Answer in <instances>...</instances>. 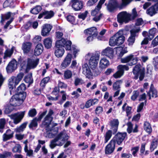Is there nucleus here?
I'll use <instances>...</instances> for the list:
<instances>
[{
    "instance_id": "nucleus-37",
    "label": "nucleus",
    "mask_w": 158,
    "mask_h": 158,
    "mask_svg": "<svg viewBox=\"0 0 158 158\" xmlns=\"http://www.w3.org/2000/svg\"><path fill=\"white\" fill-rule=\"evenodd\" d=\"M12 100V98L10 100V105H8L7 106L4 112L6 114H9L12 111H13L14 109V108L13 106H14L13 105L11 102V100Z\"/></svg>"
},
{
    "instance_id": "nucleus-14",
    "label": "nucleus",
    "mask_w": 158,
    "mask_h": 158,
    "mask_svg": "<svg viewBox=\"0 0 158 158\" xmlns=\"http://www.w3.org/2000/svg\"><path fill=\"white\" fill-rule=\"evenodd\" d=\"M63 135V132L62 131L58 134L51 141L49 146L51 149L54 148L56 146H61L63 145V143L61 142H60L58 144L56 143V142L59 139H62Z\"/></svg>"
},
{
    "instance_id": "nucleus-8",
    "label": "nucleus",
    "mask_w": 158,
    "mask_h": 158,
    "mask_svg": "<svg viewBox=\"0 0 158 158\" xmlns=\"http://www.w3.org/2000/svg\"><path fill=\"white\" fill-rule=\"evenodd\" d=\"M117 71L113 75L115 79L120 78L124 74L125 71L129 69L128 66L127 65L119 64L117 67Z\"/></svg>"
},
{
    "instance_id": "nucleus-13",
    "label": "nucleus",
    "mask_w": 158,
    "mask_h": 158,
    "mask_svg": "<svg viewBox=\"0 0 158 158\" xmlns=\"http://www.w3.org/2000/svg\"><path fill=\"white\" fill-rule=\"evenodd\" d=\"M54 54L55 56L57 58L61 57L64 53V49L60 44L56 41L55 45L54 47Z\"/></svg>"
},
{
    "instance_id": "nucleus-31",
    "label": "nucleus",
    "mask_w": 158,
    "mask_h": 158,
    "mask_svg": "<svg viewBox=\"0 0 158 158\" xmlns=\"http://www.w3.org/2000/svg\"><path fill=\"white\" fill-rule=\"evenodd\" d=\"M158 139L155 138L152 139V141L150 145V149L151 152H153L155 149H156L158 146Z\"/></svg>"
},
{
    "instance_id": "nucleus-3",
    "label": "nucleus",
    "mask_w": 158,
    "mask_h": 158,
    "mask_svg": "<svg viewBox=\"0 0 158 158\" xmlns=\"http://www.w3.org/2000/svg\"><path fill=\"white\" fill-rule=\"evenodd\" d=\"M125 39L123 31L119 30L110 37L109 40V44L111 46H120L124 43Z\"/></svg>"
},
{
    "instance_id": "nucleus-63",
    "label": "nucleus",
    "mask_w": 158,
    "mask_h": 158,
    "mask_svg": "<svg viewBox=\"0 0 158 158\" xmlns=\"http://www.w3.org/2000/svg\"><path fill=\"white\" fill-rule=\"evenodd\" d=\"M98 0H89L87 2V6H90L93 5Z\"/></svg>"
},
{
    "instance_id": "nucleus-42",
    "label": "nucleus",
    "mask_w": 158,
    "mask_h": 158,
    "mask_svg": "<svg viewBox=\"0 0 158 158\" xmlns=\"http://www.w3.org/2000/svg\"><path fill=\"white\" fill-rule=\"evenodd\" d=\"M27 123V122H25L22 124L18 127L16 129V132L19 133L23 132L26 128Z\"/></svg>"
},
{
    "instance_id": "nucleus-2",
    "label": "nucleus",
    "mask_w": 158,
    "mask_h": 158,
    "mask_svg": "<svg viewBox=\"0 0 158 158\" xmlns=\"http://www.w3.org/2000/svg\"><path fill=\"white\" fill-rule=\"evenodd\" d=\"M26 89L25 85L21 84L15 91V94L12 97L11 102L14 106H20L24 102L27 96L25 92Z\"/></svg>"
},
{
    "instance_id": "nucleus-29",
    "label": "nucleus",
    "mask_w": 158,
    "mask_h": 158,
    "mask_svg": "<svg viewBox=\"0 0 158 158\" xmlns=\"http://www.w3.org/2000/svg\"><path fill=\"white\" fill-rule=\"evenodd\" d=\"M99 100L97 98L90 99L88 100L85 103L86 108H89L91 106H93L98 103Z\"/></svg>"
},
{
    "instance_id": "nucleus-20",
    "label": "nucleus",
    "mask_w": 158,
    "mask_h": 158,
    "mask_svg": "<svg viewBox=\"0 0 158 158\" xmlns=\"http://www.w3.org/2000/svg\"><path fill=\"white\" fill-rule=\"evenodd\" d=\"M55 15V13L52 10L48 11L44 10V11L40 13L38 17V19H40L44 16V19H49L53 17Z\"/></svg>"
},
{
    "instance_id": "nucleus-33",
    "label": "nucleus",
    "mask_w": 158,
    "mask_h": 158,
    "mask_svg": "<svg viewBox=\"0 0 158 158\" xmlns=\"http://www.w3.org/2000/svg\"><path fill=\"white\" fill-rule=\"evenodd\" d=\"M144 130L148 134H150L152 131V128L150 124L147 121H145L143 124Z\"/></svg>"
},
{
    "instance_id": "nucleus-10",
    "label": "nucleus",
    "mask_w": 158,
    "mask_h": 158,
    "mask_svg": "<svg viewBox=\"0 0 158 158\" xmlns=\"http://www.w3.org/2000/svg\"><path fill=\"white\" fill-rule=\"evenodd\" d=\"M39 61V59L35 60L32 58H28L25 72L27 73L30 69L35 68L38 65Z\"/></svg>"
},
{
    "instance_id": "nucleus-32",
    "label": "nucleus",
    "mask_w": 158,
    "mask_h": 158,
    "mask_svg": "<svg viewBox=\"0 0 158 158\" xmlns=\"http://www.w3.org/2000/svg\"><path fill=\"white\" fill-rule=\"evenodd\" d=\"M109 65V62L106 58H102L100 61V67L102 69H105Z\"/></svg>"
},
{
    "instance_id": "nucleus-43",
    "label": "nucleus",
    "mask_w": 158,
    "mask_h": 158,
    "mask_svg": "<svg viewBox=\"0 0 158 158\" xmlns=\"http://www.w3.org/2000/svg\"><path fill=\"white\" fill-rule=\"evenodd\" d=\"M72 71L69 69H67L64 71V79L67 80L71 78L72 76Z\"/></svg>"
},
{
    "instance_id": "nucleus-19",
    "label": "nucleus",
    "mask_w": 158,
    "mask_h": 158,
    "mask_svg": "<svg viewBox=\"0 0 158 158\" xmlns=\"http://www.w3.org/2000/svg\"><path fill=\"white\" fill-rule=\"evenodd\" d=\"M52 28V26L49 24H44L42 27L41 31L42 35L44 37L48 36Z\"/></svg>"
},
{
    "instance_id": "nucleus-59",
    "label": "nucleus",
    "mask_w": 158,
    "mask_h": 158,
    "mask_svg": "<svg viewBox=\"0 0 158 158\" xmlns=\"http://www.w3.org/2000/svg\"><path fill=\"white\" fill-rule=\"evenodd\" d=\"M143 21L142 18H140L136 19V22L135 23L136 26H139L143 24Z\"/></svg>"
},
{
    "instance_id": "nucleus-23",
    "label": "nucleus",
    "mask_w": 158,
    "mask_h": 158,
    "mask_svg": "<svg viewBox=\"0 0 158 158\" xmlns=\"http://www.w3.org/2000/svg\"><path fill=\"white\" fill-rule=\"evenodd\" d=\"M157 11H158V2L148 8L147 10L146 13L151 16H152L157 13Z\"/></svg>"
},
{
    "instance_id": "nucleus-39",
    "label": "nucleus",
    "mask_w": 158,
    "mask_h": 158,
    "mask_svg": "<svg viewBox=\"0 0 158 158\" xmlns=\"http://www.w3.org/2000/svg\"><path fill=\"white\" fill-rule=\"evenodd\" d=\"M38 26V23L37 21L32 22L31 20L28 21L26 25L27 27H32L34 29L37 28Z\"/></svg>"
},
{
    "instance_id": "nucleus-46",
    "label": "nucleus",
    "mask_w": 158,
    "mask_h": 158,
    "mask_svg": "<svg viewBox=\"0 0 158 158\" xmlns=\"http://www.w3.org/2000/svg\"><path fill=\"white\" fill-rule=\"evenodd\" d=\"M13 48H12L10 50L6 49L3 58L5 59L7 57H10L13 52Z\"/></svg>"
},
{
    "instance_id": "nucleus-1",
    "label": "nucleus",
    "mask_w": 158,
    "mask_h": 158,
    "mask_svg": "<svg viewBox=\"0 0 158 158\" xmlns=\"http://www.w3.org/2000/svg\"><path fill=\"white\" fill-rule=\"evenodd\" d=\"M126 136L127 133L126 132H118L106 146L105 154L109 155L112 153L115 148V143H117L118 145H121Z\"/></svg>"
},
{
    "instance_id": "nucleus-12",
    "label": "nucleus",
    "mask_w": 158,
    "mask_h": 158,
    "mask_svg": "<svg viewBox=\"0 0 158 158\" xmlns=\"http://www.w3.org/2000/svg\"><path fill=\"white\" fill-rule=\"evenodd\" d=\"M100 53L93 54L89 60V64L91 68L96 67L99 61Z\"/></svg>"
},
{
    "instance_id": "nucleus-17",
    "label": "nucleus",
    "mask_w": 158,
    "mask_h": 158,
    "mask_svg": "<svg viewBox=\"0 0 158 158\" xmlns=\"http://www.w3.org/2000/svg\"><path fill=\"white\" fill-rule=\"evenodd\" d=\"M72 57V55L71 53H68L61 64L60 67L62 69H64L69 65L71 62Z\"/></svg>"
},
{
    "instance_id": "nucleus-22",
    "label": "nucleus",
    "mask_w": 158,
    "mask_h": 158,
    "mask_svg": "<svg viewBox=\"0 0 158 158\" xmlns=\"http://www.w3.org/2000/svg\"><path fill=\"white\" fill-rule=\"evenodd\" d=\"M83 73L85 76L86 78L90 79L93 76V73L86 63L84 64L82 66Z\"/></svg>"
},
{
    "instance_id": "nucleus-55",
    "label": "nucleus",
    "mask_w": 158,
    "mask_h": 158,
    "mask_svg": "<svg viewBox=\"0 0 158 158\" xmlns=\"http://www.w3.org/2000/svg\"><path fill=\"white\" fill-rule=\"evenodd\" d=\"M103 111V108L101 106H98L95 110L96 114L99 115Z\"/></svg>"
},
{
    "instance_id": "nucleus-11",
    "label": "nucleus",
    "mask_w": 158,
    "mask_h": 158,
    "mask_svg": "<svg viewBox=\"0 0 158 158\" xmlns=\"http://www.w3.org/2000/svg\"><path fill=\"white\" fill-rule=\"evenodd\" d=\"M130 15L127 14L126 11L120 12L117 15V21L121 24L123 22L127 23L130 19Z\"/></svg>"
},
{
    "instance_id": "nucleus-50",
    "label": "nucleus",
    "mask_w": 158,
    "mask_h": 158,
    "mask_svg": "<svg viewBox=\"0 0 158 158\" xmlns=\"http://www.w3.org/2000/svg\"><path fill=\"white\" fill-rule=\"evenodd\" d=\"M37 112L35 108H32L30 109L28 113V115L30 117H34L37 114Z\"/></svg>"
},
{
    "instance_id": "nucleus-15",
    "label": "nucleus",
    "mask_w": 158,
    "mask_h": 158,
    "mask_svg": "<svg viewBox=\"0 0 158 158\" xmlns=\"http://www.w3.org/2000/svg\"><path fill=\"white\" fill-rule=\"evenodd\" d=\"M140 30V28L139 27L138 28L135 29H133L130 31V35L127 40L129 46L133 45L135 40L136 33H138Z\"/></svg>"
},
{
    "instance_id": "nucleus-45",
    "label": "nucleus",
    "mask_w": 158,
    "mask_h": 158,
    "mask_svg": "<svg viewBox=\"0 0 158 158\" xmlns=\"http://www.w3.org/2000/svg\"><path fill=\"white\" fill-rule=\"evenodd\" d=\"M38 121L36 119V118H34L31 120L30 124L29 125V127L30 128H32L33 127H36L38 126L37 122Z\"/></svg>"
},
{
    "instance_id": "nucleus-57",
    "label": "nucleus",
    "mask_w": 158,
    "mask_h": 158,
    "mask_svg": "<svg viewBox=\"0 0 158 158\" xmlns=\"http://www.w3.org/2000/svg\"><path fill=\"white\" fill-rule=\"evenodd\" d=\"M47 113V111H44L42 113H39L38 115L37 118V117H36V118L37 120L38 121H40L43 117Z\"/></svg>"
},
{
    "instance_id": "nucleus-4",
    "label": "nucleus",
    "mask_w": 158,
    "mask_h": 158,
    "mask_svg": "<svg viewBox=\"0 0 158 158\" xmlns=\"http://www.w3.org/2000/svg\"><path fill=\"white\" fill-rule=\"evenodd\" d=\"M119 123L118 120L117 119H114L110 122V129L112 130H108L104 135V143H106L110 139L112 134H115L117 132Z\"/></svg>"
},
{
    "instance_id": "nucleus-24",
    "label": "nucleus",
    "mask_w": 158,
    "mask_h": 158,
    "mask_svg": "<svg viewBox=\"0 0 158 158\" xmlns=\"http://www.w3.org/2000/svg\"><path fill=\"white\" fill-rule=\"evenodd\" d=\"M14 131L10 129H7L2 135L3 141H6L11 139L14 136Z\"/></svg>"
},
{
    "instance_id": "nucleus-60",
    "label": "nucleus",
    "mask_w": 158,
    "mask_h": 158,
    "mask_svg": "<svg viewBox=\"0 0 158 158\" xmlns=\"http://www.w3.org/2000/svg\"><path fill=\"white\" fill-rule=\"evenodd\" d=\"M91 69L93 70V72L95 76H97L100 74L101 71L97 67Z\"/></svg>"
},
{
    "instance_id": "nucleus-49",
    "label": "nucleus",
    "mask_w": 158,
    "mask_h": 158,
    "mask_svg": "<svg viewBox=\"0 0 158 158\" xmlns=\"http://www.w3.org/2000/svg\"><path fill=\"white\" fill-rule=\"evenodd\" d=\"M12 151L13 152H18L20 153L21 152V147L19 144H17L12 149Z\"/></svg>"
},
{
    "instance_id": "nucleus-25",
    "label": "nucleus",
    "mask_w": 158,
    "mask_h": 158,
    "mask_svg": "<svg viewBox=\"0 0 158 158\" xmlns=\"http://www.w3.org/2000/svg\"><path fill=\"white\" fill-rule=\"evenodd\" d=\"M114 51L112 48L108 47L103 50L102 52V54L110 58H112L113 57Z\"/></svg>"
},
{
    "instance_id": "nucleus-26",
    "label": "nucleus",
    "mask_w": 158,
    "mask_h": 158,
    "mask_svg": "<svg viewBox=\"0 0 158 158\" xmlns=\"http://www.w3.org/2000/svg\"><path fill=\"white\" fill-rule=\"evenodd\" d=\"M32 46V44L30 42H25L22 44V49L24 53H28L30 50Z\"/></svg>"
},
{
    "instance_id": "nucleus-6",
    "label": "nucleus",
    "mask_w": 158,
    "mask_h": 158,
    "mask_svg": "<svg viewBox=\"0 0 158 158\" xmlns=\"http://www.w3.org/2000/svg\"><path fill=\"white\" fill-rule=\"evenodd\" d=\"M133 73L135 75L134 79L137 80L139 77V80L142 81L145 77V69L140 64H136L133 69Z\"/></svg>"
},
{
    "instance_id": "nucleus-54",
    "label": "nucleus",
    "mask_w": 158,
    "mask_h": 158,
    "mask_svg": "<svg viewBox=\"0 0 158 158\" xmlns=\"http://www.w3.org/2000/svg\"><path fill=\"white\" fill-rule=\"evenodd\" d=\"M127 125L128 126V127L127 128V132L129 134H130L132 131L133 126V124L131 122H129L127 123Z\"/></svg>"
},
{
    "instance_id": "nucleus-34",
    "label": "nucleus",
    "mask_w": 158,
    "mask_h": 158,
    "mask_svg": "<svg viewBox=\"0 0 158 158\" xmlns=\"http://www.w3.org/2000/svg\"><path fill=\"white\" fill-rule=\"evenodd\" d=\"M157 32V29L155 27L150 29L148 31V37L149 40H151L154 37L155 34Z\"/></svg>"
},
{
    "instance_id": "nucleus-48",
    "label": "nucleus",
    "mask_w": 158,
    "mask_h": 158,
    "mask_svg": "<svg viewBox=\"0 0 158 158\" xmlns=\"http://www.w3.org/2000/svg\"><path fill=\"white\" fill-rule=\"evenodd\" d=\"M139 95V92L138 90L133 91V94L131 97V99L133 101H135Z\"/></svg>"
},
{
    "instance_id": "nucleus-35",
    "label": "nucleus",
    "mask_w": 158,
    "mask_h": 158,
    "mask_svg": "<svg viewBox=\"0 0 158 158\" xmlns=\"http://www.w3.org/2000/svg\"><path fill=\"white\" fill-rule=\"evenodd\" d=\"M50 79V77L48 76L44 77L41 80L40 83V86L42 89L45 88L46 85L49 82Z\"/></svg>"
},
{
    "instance_id": "nucleus-41",
    "label": "nucleus",
    "mask_w": 158,
    "mask_h": 158,
    "mask_svg": "<svg viewBox=\"0 0 158 158\" xmlns=\"http://www.w3.org/2000/svg\"><path fill=\"white\" fill-rule=\"evenodd\" d=\"M52 40L51 38H47L45 39L44 41V44L45 48L49 49L52 46Z\"/></svg>"
},
{
    "instance_id": "nucleus-62",
    "label": "nucleus",
    "mask_w": 158,
    "mask_h": 158,
    "mask_svg": "<svg viewBox=\"0 0 158 158\" xmlns=\"http://www.w3.org/2000/svg\"><path fill=\"white\" fill-rule=\"evenodd\" d=\"M132 110V107L129 106H127L126 107L125 111L126 113V115L128 116L131 113V110Z\"/></svg>"
},
{
    "instance_id": "nucleus-9",
    "label": "nucleus",
    "mask_w": 158,
    "mask_h": 158,
    "mask_svg": "<svg viewBox=\"0 0 158 158\" xmlns=\"http://www.w3.org/2000/svg\"><path fill=\"white\" fill-rule=\"evenodd\" d=\"M25 111L19 112L9 115V116L11 119L13 120L14 124H17L21 122L24 117Z\"/></svg>"
},
{
    "instance_id": "nucleus-16",
    "label": "nucleus",
    "mask_w": 158,
    "mask_h": 158,
    "mask_svg": "<svg viewBox=\"0 0 158 158\" xmlns=\"http://www.w3.org/2000/svg\"><path fill=\"white\" fill-rule=\"evenodd\" d=\"M116 0H110L107 6V10L110 12H114L118 8L120 7Z\"/></svg>"
},
{
    "instance_id": "nucleus-5",
    "label": "nucleus",
    "mask_w": 158,
    "mask_h": 158,
    "mask_svg": "<svg viewBox=\"0 0 158 158\" xmlns=\"http://www.w3.org/2000/svg\"><path fill=\"white\" fill-rule=\"evenodd\" d=\"M58 43L61 45V46L63 48H65L66 51H70L73 55V58H75L76 57V54L77 53L79 50L76 48L75 46H73L72 50L71 45L72 42L70 40H68L64 38H62L60 40H58L56 41Z\"/></svg>"
},
{
    "instance_id": "nucleus-38",
    "label": "nucleus",
    "mask_w": 158,
    "mask_h": 158,
    "mask_svg": "<svg viewBox=\"0 0 158 158\" xmlns=\"http://www.w3.org/2000/svg\"><path fill=\"white\" fill-rule=\"evenodd\" d=\"M24 80L25 82L28 84V87L33 83V79L31 74L26 76Z\"/></svg>"
},
{
    "instance_id": "nucleus-52",
    "label": "nucleus",
    "mask_w": 158,
    "mask_h": 158,
    "mask_svg": "<svg viewBox=\"0 0 158 158\" xmlns=\"http://www.w3.org/2000/svg\"><path fill=\"white\" fill-rule=\"evenodd\" d=\"M75 17L71 15H68L66 17L67 20L72 24H74L75 22Z\"/></svg>"
},
{
    "instance_id": "nucleus-56",
    "label": "nucleus",
    "mask_w": 158,
    "mask_h": 158,
    "mask_svg": "<svg viewBox=\"0 0 158 158\" xmlns=\"http://www.w3.org/2000/svg\"><path fill=\"white\" fill-rule=\"evenodd\" d=\"M53 113V110L52 109H50L48 114L44 118V121L48 120Z\"/></svg>"
},
{
    "instance_id": "nucleus-7",
    "label": "nucleus",
    "mask_w": 158,
    "mask_h": 158,
    "mask_svg": "<svg viewBox=\"0 0 158 158\" xmlns=\"http://www.w3.org/2000/svg\"><path fill=\"white\" fill-rule=\"evenodd\" d=\"M24 75L23 72H20L17 75L16 77L12 76L9 79L8 87L10 89V92L13 89H15L16 86L22 80Z\"/></svg>"
},
{
    "instance_id": "nucleus-47",
    "label": "nucleus",
    "mask_w": 158,
    "mask_h": 158,
    "mask_svg": "<svg viewBox=\"0 0 158 158\" xmlns=\"http://www.w3.org/2000/svg\"><path fill=\"white\" fill-rule=\"evenodd\" d=\"M18 63L20 64L21 68L23 69L26 66V60H23L22 58L20 56L18 58Z\"/></svg>"
},
{
    "instance_id": "nucleus-44",
    "label": "nucleus",
    "mask_w": 158,
    "mask_h": 158,
    "mask_svg": "<svg viewBox=\"0 0 158 158\" xmlns=\"http://www.w3.org/2000/svg\"><path fill=\"white\" fill-rule=\"evenodd\" d=\"M134 55L132 54H131L125 57L121 58V62L123 63H127L131 61Z\"/></svg>"
},
{
    "instance_id": "nucleus-40",
    "label": "nucleus",
    "mask_w": 158,
    "mask_h": 158,
    "mask_svg": "<svg viewBox=\"0 0 158 158\" xmlns=\"http://www.w3.org/2000/svg\"><path fill=\"white\" fill-rule=\"evenodd\" d=\"M11 13L10 12H8L5 14H2L1 15L0 22L2 23H3L5 20L8 19L11 17Z\"/></svg>"
},
{
    "instance_id": "nucleus-30",
    "label": "nucleus",
    "mask_w": 158,
    "mask_h": 158,
    "mask_svg": "<svg viewBox=\"0 0 158 158\" xmlns=\"http://www.w3.org/2000/svg\"><path fill=\"white\" fill-rule=\"evenodd\" d=\"M147 92H149L150 94L152 93V98H157L158 97L157 90L156 89L154 88L153 84H152L151 85L149 89Z\"/></svg>"
},
{
    "instance_id": "nucleus-27",
    "label": "nucleus",
    "mask_w": 158,
    "mask_h": 158,
    "mask_svg": "<svg viewBox=\"0 0 158 158\" xmlns=\"http://www.w3.org/2000/svg\"><path fill=\"white\" fill-rule=\"evenodd\" d=\"M85 32H86L90 35L96 37L98 35L97 29L96 27H93L88 28L84 31Z\"/></svg>"
},
{
    "instance_id": "nucleus-61",
    "label": "nucleus",
    "mask_w": 158,
    "mask_h": 158,
    "mask_svg": "<svg viewBox=\"0 0 158 158\" xmlns=\"http://www.w3.org/2000/svg\"><path fill=\"white\" fill-rule=\"evenodd\" d=\"M146 144V143H143L141 145V148L140 149V155L141 156H142L145 151V146Z\"/></svg>"
},
{
    "instance_id": "nucleus-53",
    "label": "nucleus",
    "mask_w": 158,
    "mask_h": 158,
    "mask_svg": "<svg viewBox=\"0 0 158 158\" xmlns=\"http://www.w3.org/2000/svg\"><path fill=\"white\" fill-rule=\"evenodd\" d=\"M88 12L87 10H85L84 12L81 13L78 16L79 19H81L82 20H84L87 16Z\"/></svg>"
},
{
    "instance_id": "nucleus-51",
    "label": "nucleus",
    "mask_w": 158,
    "mask_h": 158,
    "mask_svg": "<svg viewBox=\"0 0 158 158\" xmlns=\"http://www.w3.org/2000/svg\"><path fill=\"white\" fill-rule=\"evenodd\" d=\"M122 82L121 80L117 81L113 84V87L114 90H118L120 88V83Z\"/></svg>"
},
{
    "instance_id": "nucleus-64",
    "label": "nucleus",
    "mask_w": 158,
    "mask_h": 158,
    "mask_svg": "<svg viewBox=\"0 0 158 158\" xmlns=\"http://www.w3.org/2000/svg\"><path fill=\"white\" fill-rule=\"evenodd\" d=\"M132 157V155L129 153H123L121 155V157L122 158H131Z\"/></svg>"
},
{
    "instance_id": "nucleus-18",
    "label": "nucleus",
    "mask_w": 158,
    "mask_h": 158,
    "mask_svg": "<svg viewBox=\"0 0 158 158\" xmlns=\"http://www.w3.org/2000/svg\"><path fill=\"white\" fill-rule=\"evenodd\" d=\"M72 7L75 11L81 10L83 7V2L79 0H71Z\"/></svg>"
},
{
    "instance_id": "nucleus-36",
    "label": "nucleus",
    "mask_w": 158,
    "mask_h": 158,
    "mask_svg": "<svg viewBox=\"0 0 158 158\" xmlns=\"http://www.w3.org/2000/svg\"><path fill=\"white\" fill-rule=\"evenodd\" d=\"M42 10V7L40 5H36L34 7L31 9L30 12L34 15L38 14Z\"/></svg>"
},
{
    "instance_id": "nucleus-21",
    "label": "nucleus",
    "mask_w": 158,
    "mask_h": 158,
    "mask_svg": "<svg viewBox=\"0 0 158 158\" xmlns=\"http://www.w3.org/2000/svg\"><path fill=\"white\" fill-rule=\"evenodd\" d=\"M16 60L13 59L8 64L6 68L7 72L8 73H11L17 69V65L16 64Z\"/></svg>"
},
{
    "instance_id": "nucleus-28",
    "label": "nucleus",
    "mask_w": 158,
    "mask_h": 158,
    "mask_svg": "<svg viewBox=\"0 0 158 158\" xmlns=\"http://www.w3.org/2000/svg\"><path fill=\"white\" fill-rule=\"evenodd\" d=\"M43 47L41 44H38L36 46L35 49L34 54L35 56H37L40 55L43 51Z\"/></svg>"
},
{
    "instance_id": "nucleus-58",
    "label": "nucleus",
    "mask_w": 158,
    "mask_h": 158,
    "mask_svg": "<svg viewBox=\"0 0 158 158\" xmlns=\"http://www.w3.org/2000/svg\"><path fill=\"white\" fill-rule=\"evenodd\" d=\"M133 0H122V3L120 7V8H122V7L126 6Z\"/></svg>"
}]
</instances>
